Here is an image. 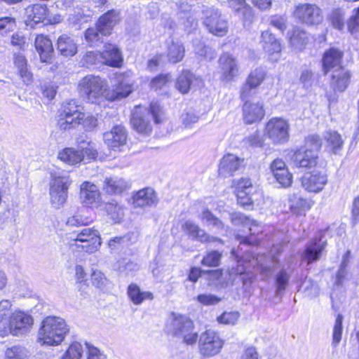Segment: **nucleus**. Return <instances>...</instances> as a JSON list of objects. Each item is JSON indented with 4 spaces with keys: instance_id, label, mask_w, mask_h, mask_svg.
<instances>
[{
    "instance_id": "36",
    "label": "nucleus",
    "mask_w": 359,
    "mask_h": 359,
    "mask_svg": "<svg viewBox=\"0 0 359 359\" xmlns=\"http://www.w3.org/2000/svg\"><path fill=\"white\" fill-rule=\"evenodd\" d=\"M263 49L269 54L278 53L281 50L280 43L269 31L262 32L261 36Z\"/></svg>"
},
{
    "instance_id": "41",
    "label": "nucleus",
    "mask_w": 359,
    "mask_h": 359,
    "mask_svg": "<svg viewBox=\"0 0 359 359\" xmlns=\"http://www.w3.org/2000/svg\"><path fill=\"white\" fill-rule=\"evenodd\" d=\"M198 217L201 219L203 224L207 226H211L218 231L223 230L224 228L222 222L216 217L208 209L203 210Z\"/></svg>"
},
{
    "instance_id": "64",
    "label": "nucleus",
    "mask_w": 359,
    "mask_h": 359,
    "mask_svg": "<svg viewBox=\"0 0 359 359\" xmlns=\"http://www.w3.org/2000/svg\"><path fill=\"white\" fill-rule=\"evenodd\" d=\"M347 25L352 34L359 31V7L353 10V14L348 21Z\"/></svg>"
},
{
    "instance_id": "49",
    "label": "nucleus",
    "mask_w": 359,
    "mask_h": 359,
    "mask_svg": "<svg viewBox=\"0 0 359 359\" xmlns=\"http://www.w3.org/2000/svg\"><path fill=\"white\" fill-rule=\"evenodd\" d=\"M263 137L259 131H255L243 140V144L248 147H261L263 146Z\"/></svg>"
},
{
    "instance_id": "37",
    "label": "nucleus",
    "mask_w": 359,
    "mask_h": 359,
    "mask_svg": "<svg viewBox=\"0 0 359 359\" xmlns=\"http://www.w3.org/2000/svg\"><path fill=\"white\" fill-rule=\"evenodd\" d=\"M57 157L62 161L69 165H76L84 160V154L79 149L65 148L59 151Z\"/></svg>"
},
{
    "instance_id": "58",
    "label": "nucleus",
    "mask_w": 359,
    "mask_h": 359,
    "mask_svg": "<svg viewBox=\"0 0 359 359\" xmlns=\"http://www.w3.org/2000/svg\"><path fill=\"white\" fill-rule=\"evenodd\" d=\"M240 317V314L237 311L224 312L217 318L219 323L225 325L235 324Z\"/></svg>"
},
{
    "instance_id": "16",
    "label": "nucleus",
    "mask_w": 359,
    "mask_h": 359,
    "mask_svg": "<svg viewBox=\"0 0 359 359\" xmlns=\"http://www.w3.org/2000/svg\"><path fill=\"white\" fill-rule=\"evenodd\" d=\"M131 72L118 74L116 76L117 83L113 90L111 98L120 100L128 97L133 91V80Z\"/></svg>"
},
{
    "instance_id": "5",
    "label": "nucleus",
    "mask_w": 359,
    "mask_h": 359,
    "mask_svg": "<svg viewBox=\"0 0 359 359\" xmlns=\"http://www.w3.org/2000/svg\"><path fill=\"white\" fill-rule=\"evenodd\" d=\"M52 180L50 187V203L53 208L60 209L65 203L67 191L72 183L67 173L57 175L52 173Z\"/></svg>"
},
{
    "instance_id": "42",
    "label": "nucleus",
    "mask_w": 359,
    "mask_h": 359,
    "mask_svg": "<svg viewBox=\"0 0 359 359\" xmlns=\"http://www.w3.org/2000/svg\"><path fill=\"white\" fill-rule=\"evenodd\" d=\"M307 39L306 32L298 27H295L293 29L290 36V43L294 49L301 50L306 44Z\"/></svg>"
},
{
    "instance_id": "27",
    "label": "nucleus",
    "mask_w": 359,
    "mask_h": 359,
    "mask_svg": "<svg viewBox=\"0 0 359 359\" xmlns=\"http://www.w3.org/2000/svg\"><path fill=\"white\" fill-rule=\"evenodd\" d=\"M351 79L350 72L344 68L335 69L332 75L330 87L335 92H344L348 87Z\"/></svg>"
},
{
    "instance_id": "53",
    "label": "nucleus",
    "mask_w": 359,
    "mask_h": 359,
    "mask_svg": "<svg viewBox=\"0 0 359 359\" xmlns=\"http://www.w3.org/2000/svg\"><path fill=\"white\" fill-rule=\"evenodd\" d=\"M343 316L338 314L333 327L332 344L337 346L341 339Z\"/></svg>"
},
{
    "instance_id": "15",
    "label": "nucleus",
    "mask_w": 359,
    "mask_h": 359,
    "mask_svg": "<svg viewBox=\"0 0 359 359\" xmlns=\"http://www.w3.org/2000/svg\"><path fill=\"white\" fill-rule=\"evenodd\" d=\"M271 172L276 182L284 188L291 186L292 175L289 172L285 163L280 158L275 159L270 165Z\"/></svg>"
},
{
    "instance_id": "21",
    "label": "nucleus",
    "mask_w": 359,
    "mask_h": 359,
    "mask_svg": "<svg viewBox=\"0 0 359 359\" xmlns=\"http://www.w3.org/2000/svg\"><path fill=\"white\" fill-rule=\"evenodd\" d=\"M25 15L27 16V25L34 27L46 20L48 15V8L45 4L30 5L26 8Z\"/></svg>"
},
{
    "instance_id": "63",
    "label": "nucleus",
    "mask_w": 359,
    "mask_h": 359,
    "mask_svg": "<svg viewBox=\"0 0 359 359\" xmlns=\"http://www.w3.org/2000/svg\"><path fill=\"white\" fill-rule=\"evenodd\" d=\"M77 120L71 118L70 116H63L60 115L58 121V126L60 130H66L74 127L76 125H79L81 123H77Z\"/></svg>"
},
{
    "instance_id": "24",
    "label": "nucleus",
    "mask_w": 359,
    "mask_h": 359,
    "mask_svg": "<svg viewBox=\"0 0 359 359\" xmlns=\"http://www.w3.org/2000/svg\"><path fill=\"white\" fill-rule=\"evenodd\" d=\"M243 161V158L232 154H227L224 156L220 161L219 166V175L224 177L233 175L240 169Z\"/></svg>"
},
{
    "instance_id": "22",
    "label": "nucleus",
    "mask_w": 359,
    "mask_h": 359,
    "mask_svg": "<svg viewBox=\"0 0 359 359\" xmlns=\"http://www.w3.org/2000/svg\"><path fill=\"white\" fill-rule=\"evenodd\" d=\"M344 53L335 48H330L325 51L322 58V70L326 75L334 68H340Z\"/></svg>"
},
{
    "instance_id": "2",
    "label": "nucleus",
    "mask_w": 359,
    "mask_h": 359,
    "mask_svg": "<svg viewBox=\"0 0 359 359\" xmlns=\"http://www.w3.org/2000/svg\"><path fill=\"white\" fill-rule=\"evenodd\" d=\"M321 146L322 141L318 135L308 136L305 139V149L295 151L291 158L293 166L297 168H312L316 166Z\"/></svg>"
},
{
    "instance_id": "14",
    "label": "nucleus",
    "mask_w": 359,
    "mask_h": 359,
    "mask_svg": "<svg viewBox=\"0 0 359 359\" xmlns=\"http://www.w3.org/2000/svg\"><path fill=\"white\" fill-rule=\"evenodd\" d=\"M79 199L86 206H98L101 201V194L97 185L89 182H83L80 186Z\"/></svg>"
},
{
    "instance_id": "11",
    "label": "nucleus",
    "mask_w": 359,
    "mask_h": 359,
    "mask_svg": "<svg viewBox=\"0 0 359 359\" xmlns=\"http://www.w3.org/2000/svg\"><path fill=\"white\" fill-rule=\"evenodd\" d=\"M198 343L201 353L208 357L217 355L224 344L219 334L211 330L201 334Z\"/></svg>"
},
{
    "instance_id": "48",
    "label": "nucleus",
    "mask_w": 359,
    "mask_h": 359,
    "mask_svg": "<svg viewBox=\"0 0 359 359\" xmlns=\"http://www.w3.org/2000/svg\"><path fill=\"white\" fill-rule=\"evenodd\" d=\"M222 254L218 251L212 250L203 257L201 264L209 267H215L219 265Z\"/></svg>"
},
{
    "instance_id": "50",
    "label": "nucleus",
    "mask_w": 359,
    "mask_h": 359,
    "mask_svg": "<svg viewBox=\"0 0 359 359\" xmlns=\"http://www.w3.org/2000/svg\"><path fill=\"white\" fill-rule=\"evenodd\" d=\"M330 21L334 28L342 30L344 27V11L340 8L334 9L331 13Z\"/></svg>"
},
{
    "instance_id": "19",
    "label": "nucleus",
    "mask_w": 359,
    "mask_h": 359,
    "mask_svg": "<svg viewBox=\"0 0 359 359\" xmlns=\"http://www.w3.org/2000/svg\"><path fill=\"white\" fill-rule=\"evenodd\" d=\"M263 103L257 102H245L243 106V120L247 124H252L259 122L264 116Z\"/></svg>"
},
{
    "instance_id": "55",
    "label": "nucleus",
    "mask_w": 359,
    "mask_h": 359,
    "mask_svg": "<svg viewBox=\"0 0 359 359\" xmlns=\"http://www.w3.org/2000/svg\"><path fill=\"white\" fill-rule=\"evenodd\" d=\"M268 262L262 263L257 259V264L259 265L260 273L265 277H269L273 271V264L278 262V259L274 257H269Z\"/></svg>"
},
{
    "instance_id": "1",
    "label": "nucleus",
    "mask_w": 359,
    "mask_h": 359,
    "mask_svg": "<svg viewBox=\"0 0 359 359\" xmlns=\"http://www.w3.org/2000/svg\"><path fill=\"white\" fill-rule=\"evenodd\" d=\"M69 332V327L63 318L48 316L41 323L38 341L42 344L57 346L63 341Z\"/></svg>"
},
{
    "instance_id": "34",
    "label": "nucleus",
    "mask_w": 359,
    "mask_h": 359,
    "mask_svg": "<svg viewBox=\"0 0 359 359\" xmlns=\"http://www.w3.org/2000/svg\"><path fill=\"white\" fill-rule=\"evenodd\" d=\"M128 187V182L116 176L105 178L102 189L109 194H119Z\"/></svg>"
},
{
    "instance_id": "7",
    "label": "nucleus",
    "mask_w": 359,
    "mask_h": 359,
    "mask_svg": "<svg viewBox=\"0 0 359 359\" xmlns=\"http://www.w3.org/2000/svg\"><path fill=\"white\" fill-rule=\"evenodd\" d=\"M33 323L34 319L30 314L15 310L10 316L8 329H5L4 333L0 334L4 336L10 333L17 337L23 335L30 330Z\"/></svg>"
},
{
    "instance_id": "40",
    "label": "nucleus",
    "mask_w": 359,
    "mask_h": 359,
    "mask_svg": "<svg viewBox=\"0 0 359 359\" xmlns=\"http://www.w3.org/2000/svg\"><path fill=\"white\" fill-rule=\"evenodd\" d=\"M60 116H70L77 120V123H81V120L85 117V114L79 111L76 101L71 100L64 104Z\"/></svg>"
},
{
    "instance_id": "47",
    "label": "nucleus",
    "mask_w": 359,
    "mask_h": 359,
    "mask_svg": "<svg viewBox=\"0 0 359 359\" xmlns=\"http://www.w3.org/2000/svg\"><path fill=\"white\" fill-rule=\"evenodd\" d=\"M83 353L82 345L77 342L71 344L64 353L62 359H80Z\"/></svg>"
},
{
    "instance_id": "29",
    "label": "nucleus",
    "mask_w": 359,
    "mask_h": 359,
    "mask_svg": "<svg viewBox=\"0 0 359 359\" xmlns=\"http://www.w3.org/2000/svg\"><path fill=\"white\" fill-rule=\"evenodd\" d=\"M167 57L172 63L180 62L184 57L185 49L181 41L170 38L166 41Z\"/></svg>"
},
{
    "instance_id": "26",
    "label": "nucleus",
    "mask_w": 359,
    "mask_h": 359,
    "mask_svg": "<svg viewBox=\"0 0 359 359\" xmlns=\"http://www.w3.org/2000/svg\"><path fill=\"white\" fill-rule=\"evenodd\" d=\"M34 44L41 62H50L54 51L50 39L46 36L38 35L35 39Z\"/></svg>"
},
{
    "instance_id": "56",
    "label": "nucleus",
    "mask_w": 359,
    "mask_h": 359,
    "mask_svg": "<svg viewBox=\"0 0 359 359\" xmlns=\"http://www.w3.org/2000/svg\"><path fill=\"white\" fill-rule=\"evenodd\" d=\"M194 50L198 55L208 60H211L216 57L215 51L211 48L201 43L195 46Z\"/></svg>"
},
{
    "instance_id": "38",
    "label": "nucleus",
    "mask_w": 359,
    "mask_h": 359,
    "mask_svg": "<svg viewBox=\"0 0 359 359\" xmlns=\"http://www.w3.org/2000/svg\"><path fill=\"white\" fill-rule=\"evenodd\" d=\"M324 139L327 142V147L334 154H339L344 145L341 136L337 131L329 130L325 132Z\"/></svg>"
},
{
    "instance_id": "39",
    "label": "nucleus",
    "mask_w": 359,
    "mask_h": 359,
    "mask_svg": "<svg viewBox=\"0 0 359 359\" xmlns=\"http://www.w3.org/2000/svg\"><path fill=\"white\" fill-rule=\"evenodd\" d=\"M195 75L189 70H184L177 77L175 87L182 94L187 93L194 81L196 80Z\"/></svg>"
},
{
    "instance_id": "25",
    "label": "nucleus",
    "mask_w": 359,
    "mask_h": 359,
    "mask_svg": "<svg viewBox=\"0 0 359 359\" xmlns=\"http://www.w3.org/2000/svg\"><path fill=\"white\" fill-rule=\"evenodd\" d=\"M120 21V13L116 10H110L101 15L96 25L103 34L109 35L114 27Z\"/></svg>"
},
{
    "instance_id": "60",
    "label": "nucleus",
    "mask_w": 359,
    "mask_h": 359,
    "mask_svg": "<svg viewBox=\"0 0 359 359\" xmlns=\"http://www.w3.org/2000/svg\"><path fill=\"white\" fill-rule=\"evenodd\" d=\"M26 355V350L21 346H12L6 351L7 359H22Z\"/></svg>"
},
{
    "instance_id": "30",
    "label": "nucleus",
    "mask_w": 359,
    "mask_h": 359,
    "mask_svg": "<svg viewBox=\"0 0 359 359\" xmlns=\"http://www.w3.org/2000/svg\"><path fill=\"white\" fill-rule=\"evenodd\" d=\"M182 229L194 241L202 243L214 241L213 238H210L203 229L192 221H186L182 225Z\"/></svg>"
},
{
    "instance_id": "6",
    "label": "nucleus",
    "mask_w": 359,
    "mask_h": 359,
    "mask_svg": "<svg viewBox=\"0 0 359 359\" xmlns=\"http://www.w3.org/2000/svg\"><path fill=\"white\" fill-rule=\"evenodd\" d=\"M79 88L87 98L88 102L95 103L102 98L106 90V85L100 77L94 75H88L83 77L79 83Z\"/></svg>"
},
{
    "instance_id": "52",
    "label": "nucleus",
    "mask_w": 359,
    "mask_h": 359,
    "mask_svg": "<svg viewBox=\"0 0 359 359\" xmlns=\"http://www.w3.org/2000/svg\"><path fill=\"white\" fill-rule=\"evenodd\" d=\"M257 88L250 86L247 82L242 86L240 90V97L244 103L251 102V99L257 94Z\"/></svg>"
},
{
    "instance_id": "10",
    "label": "nucleus",
    "mask_w": 359,
    "mask_h": 359,
    "mask_svg": "<svg viewBox=\"0 0 359 359\" xmlns=\"http://www.w3.org/2000/svg\"><path fill=\"white\" fill-rule=\"evenodd\" d=\"M204 25L208 31L218 36H222L227 32V22L221 17L219 11L215 8L203 10Z\"/></svg>"
},
{
    "instance_id": "12",
    "label": "nucleus",
    "mask_w": 359,
    "mask_h": 359,
    "mask_svg": "<svg viewBox=\"0 0 359 359\" xmlns=\"http://www.w3.org/2000/svg\"><path fill=\"white\" fill-rule=\"evenodd\" d=\"M327 231V229L319 231L306 245L302 256L309 264L316 262L320 258L323 251L327 246V239L325 238Z\"/></svg>"
},
{
    "instance_id": "4",
    "label": "nucleus",
    "mask_w": 359,
    "mask_h": 359,
    "mask_svg": "<svg viewBox=\"0 0 359 359\" xmlns=\"http://www.w3.org/2000/svg\"><path fill=\"white\" fill-rule=\"evenodd\" d=\"M166 328L173 336L182 337L187 344H194L198 339L197 333L193 332V322L185 316L172 313Z\"/></svg>"
},
{
    "instance_id": "45",
    "label": "nucleus",
    "mask_w": 359,
    "mask_h": 359,
    "mask_svg": "<svg viewBox=\"0 0 359 359\" xmlns=\"http://www.w3.org/2000/svg\"><path fill=\"white\" fill-rule=\"evenodd\" d=\"M266 74V72L263 68H256L250 72L245 82L257 88L264 81Z\"/></svg>"
},
{
    "instance_id": "31",
    "label": "nucleus",
    "mask_w": 359,
    "mask_h": 359,
    "mask_svg": "<svg viewBox=\"0 0 359 359\" xmlns=\"http://www.w3.org/2000/svg\"><path fill=\"white\" fill-rule=\"evenodd\" d=\"M231 217L233 224L248 226L251 236H258L262 232V228L257 221L250 219L241 212H233Z\"/></svg>"
},
{
    "instance_id": "23",
    "label": "nucleus",
    "mask_w": 359,
    "mask_h": 359,
    "mask_svg": "<svg viewBox=\"0 0 359 359\" xmlns=\"http://www.w3.org/2000/svg\"><path fill=\"white\" fill-rule=\"evenodd\" d=\"M229 280L232 285L241 283L244 287L250 285L252 281V274L246 271L245 262L238 260L236 267L229 270Z\"/></svg>"
},
{
    "instance_id": "13",
    "label": "nucleus",
    "mask_w": 359,
    "mask_h": 359,
    "mask_svg": "<svg viewBox=\"0 0 359 359\" xmlns=\"http://www.w3.org/2000/svg\"><path fill=\"white\" fill-rule=\"evenodd\" d=\"M294 15L301 22L309 25H318L323 20L321 9L313 4H299Z\"/></svg>"
},
{
    "instance_id": "61",
    "label": "nucleus",
    "mask_w": 359,
    "mask_h": 359,
    "mask_svg": "<svg viewBox=\"0 0 359 359\" xmlns=\"http://www.w3.org/2000/svg\"><path fill=\"white\" fill-rule=\"evenodd\" d=\"M198 116L191 110L183 113L181 116V119L185 128H190L194 123L198 121Z\"/></svg>"
},
{
    "instance_id": "51",
    "label": "nucleus",
    "mask_w": 359,
    "mask_h": 359,
    "mask_svg": "<svg viewBox=\"0 0 359 359\" xmlns=\"http://www.w3.org/2000/svg\"><path fill=\"white\" fill-rule=\"evenodd\" d=\"M290 209L294 213H299L302 211H305L310 209L308 201L300 197L294 196L290 200Z\"/></svg>"
},
{
    "instance_id": "17",
    "label": "nucleus",
    "mask_w": 359,
    "mask_h": 359,
    "mask_svg": "<svg viewBox=\"0 0 359 359\" xmlns=\"http://www.w3.org/2000/svg\"><path fill=\"white\" fill-rule=\"evenodd\" d=\"M327 182V175L321 172L305 174L302 178V187L310 192H319Z\"/></svg>"
},
{
    "instance_id": "35",
    "label": "nucleus",
    "mask_w": 359,
    "mask_h": 359,
    "mask_svg": "<svg viewBox=\"0 0 359 359\" xmlns=\"http://www.w3.org/2000/svg\"><path fill=\"white\" fill-rule=\"evenodd\" d=\"M127 294L131 302L135 305L141 304L144 300L154 299L152 292L142 291L140 287L135 283L128 285Z\"/></svg>"
},
{
    "instance_id": "44",
    "label": "nucleus",
    "mask_w": 359,
    "mask_h": 359,
    "mask_svg": "<svg viewBox=\"0 0 359 359\" xmlns=\"http://www.w3.org/2000/svg\"><path fill=\"white\" fill-rule=\"evenodd\" d=\"M104 208L107 215L114 223L119 222L123 217L124 212L123 208L114 200L106 203Z\"/></svg>"
},
{
    "instance_id": "57",
    "label": "nucleus",
    "mask_w": 359,
    "mask_h": 359,
    "mask_svg": "<svg viewBox=\"0 0 359 359\" xmlns=\"http://www.w3.org/2000/svg\"><path fill=\"white\" fill-rule=\"evenodd\" d=\"M80 152L84 154V158L86 157L87 160H95L97 156V150L90 142H83V145L79 146Z\"/></svg>"
},
{
    "instance_id": "43",
    "label": "nucleus",
    "mask_w": 359,
    "mask_h": 359,
    "mask_svg": "<svg viewBox=\"0 0 359 359\" xmlns=\"http://www.w3.org/2000/svg\"><path fill=\"white\" fill-rule=\"evenodd\" d=\"M290 278V273H288L285 269H281L276 274L275 278L276 295L281 296L287 288L289 280Z\"/></svg>"
},
{
    "instance_id": "46",
    "label": "nucleus",
    "mask_w": 359,
    "mask_h": 359,
    "mask_svg": "<svg viewBox=\"0 0 359 359\" xmlns=\"http://www.w3.org/2000/svg\"><path fill=\"white\" fill-rule=\"evenodd\" d=\"M100 27L96 25L95 27H90L85 32V39L91 46L98 42H103V37L107 36L100 32Z\"/></svg>"
},
{
    "instance_id": "18",
    "label": "nucleus",
    "mask_w": 359,
    "mask_h": 359,
    "mask_svg": "<svg viewBox=\"0 0 359 359\" xmlns=\"http://www.w3.org/2000/svg\"><path fill=\"white\" fill-rule=\"evenodd\" d=\"M219 64L223 81L229 82L238 76V63L231 55L226 53L222 54L219 59Z\"/></svg>"
},
{
    "instance_id": "54",
    "label": "nucleus",
    "mask_w": 359,
    "mask_h": 359,
    "mask_svg": "<svg viewBox=\"0 0 359 359\" xmlns=\"http://www.w3.org/2000/svg\"><path fill=\"white\" fill-rule=\"evenodd\" d=\"M170 81V74H160L152 79L151 82V87L152 89L161 90L166 88L167 83Z\"/></svg>"
},
{
    "instance_id": "28",
    "label": "nucleus",
    "mask_w": 359,
    "mask_h": 359,
    "mask_svg": "<svg viewBox=\"0 0 359 359\" xmlns=\"http://www.w3.org/2000/svg\"><path fill=\"white\" fill-rule=\"evenodd\" d=\"M133 203L135 207L151 206L157 203V197L152 189H144L140 190L133 196Z\"/></svg>"
},
{
    "instance_id": "20",
    "label": "nucleus",
    "mask_w": 359,
    "mask_h": 359,
    "mask_svg": "<svg viewBox=\"0 0 359 359\" xmlns=\"http://www.w3.org/2000/svg\"><path fill=\"white\" fill-rule=\"evenodd\" d=\"M104 143L112 149H116L124 145L127 140L126 128L121 125L114 126L110 131L103 135Z\"/></svg>"
},
{
    "instance_id": "32",
    "label": "nucleus",
    "mask_w": 359,
    "mask_h": 359,
    "mask_svg": "<svg viewBox=\"0 0 359 359\" xmlns=\"http://www.w3.org/2000/svg\"><path fill=\"white\" fill-rule=\"evenodd\" d=\"M57 48L60 53L65 57H72L77 52L75 40L67 34H62L58 38Z\"/></svg>"
},
{
    "instance_id": "3",
    "label": "nucleus",
    "mask_w": 359,
    "mask_h": 359,
    "mask_svg": "<svg viewBox=\"0 0 359 359\" xmlns=\"http://www.w3.org/2000/svg\"><path fill=\"white\" fill-rule=\"evenodd\" d=\"M149 112L145 108L140 106L136 107L133 111L130 123L133 128L138 133L147 135L151 131L150 117L152 116L156 123H161L163 120V111L157 102H152L150 104Z\"/></svg>"
},
{
    "instance_id": "8",
    "label": "nucleus",
    "mask_w": 359,
    "mask_h": 359,
    "mask_svg": "<svg viewBox=\"0 0 359 359\" xmlns=\"http://www.w3.org/2000/svg\"><path fill=\"white\" fill-rule=\"evenodd\" d=\"M265 133L273 144H282L289 140L290 125L282 118L273 117L267 122Z\"/></svg>"
},
{
    "instance_id": "9",
    "label": "nucleus",
    "mask_w": 359,
    "mask_h": 359,
    "mask_svg": "<svg viewBox=\"0 0 359 359\" xmlns=\"http://www.w3.org/2000/svg\"><path fill=\"white\" fill-rule=\"evenodd\" d=\"M69 238L70 241L84 243L81 245V248L88 253H93L97 251L101 245L100 233L97 229L93 228H85L77 231H74L69 233Z\"/></svg>"
},
{
    "instance_id": "59",
    "label": "nucleus",
    "mask_w": 359,
    "mask_h": 359,
    "mask_svg": "<svg viewBox=\"0 0 359 359\" xmlns=\"http://www.w3.org/2000/svg\"><path fill=\"white\" fill-rule=\"evenodd\" d=\"M15 27V20L12 17L0 18V34L10 32Z\"/></svg>"
},
{
    "instance_id": "62",
    "label": "nucleus",
    "mask_w": 359,
    "mask_h": 359,
    "mask_svg": "<svg viewBox=\"0 0 359 359\" xmlns=\"http://www.w3.org/2000/svg\"><path fill=\"white\" fill-rule=\"evenodd\" d=\"M299 80L304 88L309 89L311 88L314 81L313 72L310 69L303 70L302 72Z\"/></svg>"
},
{
    "instance_id": "33",
    "label": "nucleus",
    "mask_w": 359,
    "mask_h": 359,
    "mask_svg": "<svg viewBox=\"0 0 359 359\" xmlns=\"http://www.w3.org/2000/svg\"><path fill=\"white\" fill-rule=\"evenodd\" d=\"M101 58L104 64L111 67H119L123 61L120 50L111 44L105 46L104 50L101 53Z\"/></svg>"
}]
</instances>
